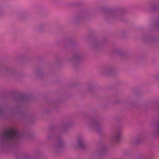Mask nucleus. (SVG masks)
Here are the masks:
<instances>
[{"instance_id":"nucleus-1","label":"nucleus","mask_w":159,"mask_h":159,"mask_svg":"<svg viewBox=\"0 0 159 159\" xmlns=\"http://www.w3.org/2000/svg\"><path fill=\"white\" fill-rule=\"evenodd\" d=\"M20 135L18 131L15 128L5 130L0 134V142L11 145L14 144Z\"/></svg>"},{"instance_id":"nucleus-2","label":"nucleus","mask_w":159,"mask_h":159,"mask_svg":"<svg viewBox=\"0 0 159 159\" xmlns=\"http://www.w3.org/2000/svg\"><path fill=\"white\" fill-rule=\"evenodd\" d=\"M121 133L120 130L114 132L111 137L112 142L116 143L120 141L121 137Z\"/></svg>"},{"instance_id":"nucleus-3","label":"nucleus","mask_w":159,"mask_h":159,"mask_svg":"<svg viewBox=\"0 0 159 159\" xmlns=\"http://www.w3.org/2000/svg\"><path fill=\"white\" fill-rule=\"evenodd\" d=\"M151 126L155 127L153 133L154 136L159 137V122L153 121L151 123Z\"/></svg>"},{"instance_id":"nucleus-4","label":"nucleus","mask_w":159,"mask_h":159,"mask_svg":"<svg viewBox=\"0 0 159 159\" xmlns=\"http://www.w3.org/2000/svg\"><path fill=\"white\" fill-rule=\"evenodd\" d=\"M63 144V142L61 140L57 142L53 147V149L54 152H57L59 151L62 147Z\"/></svg>"},{"instance_id":"nucleus-5","label":"nucleus","mask_w":159,"mask_h":159,"mask_svg":"<svg viewBox=\"0 0 159 159\" xmlns=\"http://www.w3.org/2000/svg\"><path fill=\"white\" fill-rule=\"evenodd\" d=\"M89 126L90 128L93 129L97 131H98L100 125L99 123L98 122L93 121L89 123Z\"/></svg>"},{"instance_id":"nucleus-6","label":"nucleus","mask_w":159,"mask_h":159,"mask_svg":"<svg viewBox=\"0 0 159 159\" xmlns=\"http://www.w3.org/2000/svg\"><path fill=\"white\" fill-rule=\"evenodd\" d=\"M78 145L80 148H83L84 147L85 142L83 138H79L78 140Z\"/></svg>"},{"instance_id":"nucleus-7","label":"nucleus","mask_w":159,"mask_h":159,"mask_svg":"<svg viewBox=\"0 0 159 159\" xmlns=\"http://www.w3.org/2000/svg\"><path fill=\"white\" fill-rule=\"evenodd\" d=\"M154 26L155 27L159 26V21H157L156 22L154 25Z\"/></svg>"},{"instance_id":"nucleus-8","label":"nucleus","mask_w":159,"mask_h":159,"mask_svg":"<svg viewBox=\"0 0 159 159\" xmlns=\"http://www.w3.org/2000/svg\"><path fill=\"white\" fill-rule=\"evenodd\" d=\"M140 139L139 138H137L136 139V142L138 143L140 141Z\"/></svg>"},{"instance_id":"nucleus-9","label":"nucleus","mask_w":159,"mask_h":159,"mask_svg":"<svg viewBox=\"0 0 159 159\" xmlns=\"http://www.w3.org/2000/svg\"><path fill=\"white\" fill-rule=\"evenodd\" d=\"M26 157H24V159H28L29 158V156L28 155H26Z\"/></svg>"},{"instance_id":"nucleus-10","label":"nucleus","mask_w":159,"mask_h":159,"mask_svg":"<svg viewBox=\"0 0 159 159\" xmlns=\"http://www.w3.org/2000/svg\"><path fill=\"white\" fill-rule=\"evenodd\" d=\"M91 88H88V91H89V92H91Z\"/></svg>"},{"instance_id":"nucleus-11","label":"nucleus","mask_w":159,"mask_h":159,"mask_svg":"<svg viewBox=\"0 0 159 159\" xmlns=\"http://www.w3.org/2000/svg\"><path fill=\"white\" fill-rule=\"evenodd\" d=\"M110 15L111 16H112L113 15V14L112 13H111L110 14Z\"/></svg>"},{"instance_id":"nucleus-12","label":"nucleus","mask_w":159,"mask_h":159,"mask_svg":"<svg viewBox=\"0 0 159 159\" xmlns=\"http://www.w3.org/2000/svg\"><path fill=\"white\" fill-rule=\"evenodd\" d=\"M43 25H41L40 26V28H41V27Z\"/></svg>"},{"instance_id":"nucleus-13","label":"nucleus","mask_w":159,"mask_h":159,"mask_svg":"<svg viewBox=\"0 0 159 159\" xmlns=\"http://www.w3.org/2000/svg\"><path fill=\"white\" fill-rule=\"evenodd\" d=\"M1 112V111H0V113Z\"/></svg>"}]
</instances>
